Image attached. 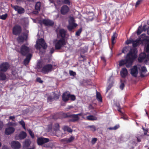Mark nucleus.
I'll list each match as a JSON object with an SVG mask.
<instances>
[{
    "mask_svg": "<svg viewBox=\"0 0 149 149\" xmlns=\"http://www.w3.org/2000/svg\"><path fill=\"white\" fill-rule=\"evenodd\" d=\"M137 50L136 49H131L129 53L127 54L125 60L121 61L119 63V65L121 66L124 64L128 63L126 66L127 67H129L131 65L134 60L137 58Z\"/></svg>",
    "mask_w": 149,
    "mask_h": 149,
    "instance_id": "f257e3e1",
    "label": "nucleus"
},
{
    "mask_svg": "<svg viewBox=\"0 0 149 149\" xmlns=\"http://www.w3.org/2000/svg\"><path fill=\"white\" fill-rule=\"evenodd\" d=\"M147 71V69L145 66L137 65L133 66L131 69L130 73L132 76L136 77L139 72L140 76L144 77Z\"/></svg>",
    "mask_w": 149,
    "mask_h": 149,
    "instance_id": "f03ea898",
    "label": "nucleus"
},
{
    "mask_svg": "<svg viewBox=\"0 0 149 149\" xmlns=\"http://www.w3.org/2000/svg\"><path fill=\"white\" fill-rule=\"evenodd\" d=\"M142 43H147L149 42V36H146L145 34H142L140 36L139 39H137L132 42L133 47H135L138 46L140 42Z\"/></svg>",
    "mask_w": 149,
    "mask_h": 149,
    "instance_id": "7ed1b4c3",
    "label": "nucleus"
},
{
    "mask_svg": "<svg viewBox=\"0 0 149 149\" xmlns=\"http://www.w3.org/2000/svg\"><path fill=\"white\" fill-rule=\"evenodd\" d=\"M47 46L43 39L41 38L38 39L37 41L36 45V49H39L41 47H42L43 52H44V49L47 48Z\"/></svg>",
    "mask_w": 149,
    "mask_h": 149,
    "instance_id": "20e7f679",
    "label": "nucleus"
},
{
    "mask_svg": "<svg viewBox=\"0 0 149 149\" xmlns=\"http://www.w3.org/2000/svg\"><path fill=\"white\" fill-rule=\"evenodd\" d=\"M55 48L59 49L62 47L65 44L64 38H61L60 40H55L53 41Z\"/></svg>",
    "mask_w": 149,
    "mask_h": 149,
    "instance_id": "39448f33",
    "label": "nucleus"
},
{
    "mask_svg": "<svg viewBox=\"0 0 149 149\" xmlns=\"http://www.w3.org/2000/svg\"><path fill=\"white\" fill-rule=\"evenodd\" d=\"M138 60L140 62H143L147 64L149 62V55H146L144 53H141L139 55Z\"/></svg>",
    "mask_w": 149,
    "mask_h": 149,
    "instance_id": "423d86ee",
    "label": "nucleus"
},
{
    "mask_svg": "<svg viewBox=\"0 0 149 149\" xmlns=\"http://www.w3.org/2000/svg\"><path fill=\"white\" fill-rule=\"evenodd\" d=\"M16 50L20 53L23 55H25L30 51V49L25 45L22 46L20 49L19 48V47H16Z\"/></svg>",
    "mask_w": 149,
    "mask_h": 149,
    "instance_id": "0eeeda50",
    "label": "nucleus"
},
{
    "mask_svg": "<svg viewBox=\"0 0 149 149\" xmlns=\"http://www.w3.org/2000/svg\"><path fill=\"white\" fill-rule=\"evenodd\" d=\"M69 24L68 26V29L71 31L77 26V24L74 23V20L73 17H70L69 20Z\"/></svg>",
    "mask_w": 149,
    "mask_h": 149,
    "instance_id": "6e6552de",
    "label": "nucleus"
},
{
    "mask_svg": "<svg viewBox=\"0 0 149 149\" xmlns=\"http://www.w3.org/2000/svg\"><path fill=\"white\" fill-rule=\"evenodd\" d=\"M56 32L58 38L61 36V38H63L65 37L66 31L64 29L58 28L56 29Z\"/></svg>",
    "mask_w": 149,
    "mask_h": 149,
    "instance_id": "1a4fd4ad",
    "label": "nucleus"
},
{
    "mask_svg": "<svg viewBox=\"0 0 149 149\" xmlns=\"http://www.w3.org/2000/svg\"><path fill=\"white\" fill-rule=\"evenodd\" d=\"M52 69V66L51 64H47L44 66L42 70V72L43 73H47L51 71Z\"/></svg>",
    "mask_w": 149,
    "mask_h": 149,
    "instance_id": "9d476101",
    "label": "nucleus"
},
{
    "mask_svg": "<svg viewBox=\"0 0 149 149\" xmlns=\"http://www.w3.org/2000/svg\"><path fill=\"white\" fill-rule=\"evenodd\" d=\"M90 113L89 112H86L85 113H81L77 114H74L72 115V117L73 118L74 121H76L78 120L79 119V116H81L83 118V116H86L88 114H89Z\"/></svg>",
    "mask_w": 149,
    "mask_h": 149,
    "instance_id": "9b49d317",
    "label": "nucleus"
},
{
    "mask_svg": "<svg viewBox=\"0 0 149 149\" xmlns=\"http://www.w3.org/2000/svg\"><path fill=\"white\" fill-rule=\"evenodd\" d=\"M9 67V65L8 63H3L0 65V71L2 72H6Z\"/></svg>",
    "mask_w": 149,
    "mask_h": 149,
    "instance_id": "f8f14e48",
    "label": "nucleus"
},
{
    "mask_svg": "<svg viewBox=\"0 0 149 149\" xmlns=\"http://www.w3.org/2000/svg\"><path fill=\"white\" fill-rule=\"evenodd\" d=\"M21 31V28L18 25L15 26L13 28V33L16 35L19 34Z\"/></svg>",
    "mask_w": 149,
    "mask_h": 149,
    "instance_id": "ddd939ff",
    "label": "nucleus"
},
{
    "mask_svg": "<svg viewBox=\"0 0 149 149\" xmlns=\"http://www.w3.org/2000/svg\"><path fill=\"white\" fill-rule=\"evenodd\" d=\"M49 141V139H48L43 137L39 138L37 140V143L39 145H42Z\"/></svg>",
    "mask_w": 149,
    "mask_h": 149,
    "instance_id": "4468645a",
    "label": "nucleus"
},
{
    "mask_svg": "<svg viewBox=\"0 0 149 149\" xmlns=\"http://www.w3.org/2000/svg\"><path fill=\"white\" fill-rule=\"evenodd\" d=\"M12 7L19 14L23 13L24 12V8L16 6H12Z\"/></svg>",
    "mask_w": 149,
    "mask_h": 149,
    "instance_id": "2eb2a0df",
    "label": "nucleus"
},
{
    "mask_svg": "<svg viewBox=\"0 0 149 149\" xmlns=\"http://www.w3.org/2000/svg\"><path fill=\"white\" fill-rule=\"evenodd\" d=\"M42 23L43 24L47 26H52L54 24V22L53 21L49 19H43L40 23L41 24Z\"/></svg>",
    "mask_w": 149,
    "mask_h": 149,
    "instance_id": "dca6fc26",
    "label": "nucleus"
},
{
    "mask_svg": "<svg viewBox=\"0 0 149 149\" xmlns=\"http://www.w3.org/2000/svg\"><path fill=\"white\" fill-rule=\"evenodd\" d=\"M15 129L13 127H9L6 129L5 134L6 135H9L13 133L15 131Z\"/></svg>",
    "mask_w": 149,
    "mask_h": 149,
    "instance_id": "f3484780",
    "label": "nucleus"
},
{
    "mask_svg": "<svg viewBox=\"0 0 149 149\" xmlns=\"http://www.w3.org/2000/svg\"><path fill=\"white\" fill-rule=\"evenodd\" d=\"M11 145L12 148L15 149H18L20 148V143L17 141H14L11 142Z\"/></svg>",
    "mask_w": 149,
    "mask_h": 149,
    "instance_id": "a211bd4d",
    "label": "nucleus"
},
{
    "mask_svg": "<svg viewBox=\"0 0 149 149\" xmlns=\"http://www.w3.org/2000/svg\"><path fill=\"white\" fill-rule=\"evenodd\" d=\"M85 116H83V119L85 120H97V118L93 115H90L87 116L86 117H85Z\"/></svg>",
    "mask_w": 149,
    "mask_h": 149,
    "instance_id": "6ab92c4d",
    "label": "nucleus"
},
{
    "mask_svg": "<svg viewBox=\"0 0 149 149\" xmlns=\"http://www.w3.org/2000/svg\"><path fill=\"white\" fill-rule=\"evenodd\" d=\"M27 38V35L26 34H23L22 36H19L17 38L18 41L19 42H23L24 40L26 39Z\"/></svg>",
    "mask_w": 149,
    "mask_h": 149,
    "instance_id": "aec40b11",
    "label": "nucleus"
},
{
    "mask_svg": "<svg viewBox=\"0 0 149 149\" xmlns=\"http://www.w3.org/2000/svg\"><path fill=\"white\" fill-rule=\"evenodd\" d=\"M69 10L68 7L66 6H63L61 9V12L62 14H65L67 13Z\"/></svg>",
    "mask_w": 149,
    "mask_h": 149,
    "instance_id": "412c9836",
    "label": "nucleus"
},
{
    "mask_svg": "<svg viewBox=\"0 0 149 149\" xmlns=\"http://www.w3.org/2000/svg\"><path fill=\"white\" fill-rule=\"evenodd\" d=\"M120 73L122 77H125L127 74L128 72L126 68H122Z\"/></svg>",
    "mask_w": 149,
    "mask_h": 149,
    "instance_id": "4be33fe9",
    "label": "nucleus"
},
{
    "mask_svg": "<svg viewBox=\"0 0 149 149\" xmlns=\"http://www.w3.org/2000/svg\"><path fill=\"white\" fill-rule=\"evenodd\" d=\"M70 94L67 92L64 93L63 96V99L64 101H66L69 99Z\"/></svg>",
    "mask_w": 149,
    "mask_h": 149,
    "instance_id": "5701e85b",
    "label": "nucleus"
},
{
    "mask_svg": "<svg viewBox=\"0 0 149 149\" xmlns=\"http://www.w3.org/2000/svg\"><path fill=\"white\" fill-rule=\"evenodd\" d=\"M26 136V134L25 132H22L18 135V137L19 139H22L25 138Z\"/></svg>",
    "mask_w": 149,
    "mask_h": 149,
    "instance_id": "b1692460",
    "label": "nucleus"
},
{
    "mask_svg": "<svg viewBox=\"0 0 149 149\" xmlns=\"http://www.w3.org/2000/svg\"><path fill=\"white\" fill-rule=\"evenodd\" d=\"M31 57V54H29L26 57V58L24 61V63L25 65L28 64Z\"/></svg>",
    "mask_w": 149,
    "mask_h": 149,
    "instance_id": "393cba45",
    "label": "nucleus"
},
{
    "mask_svg": "<svg viewBox=\"0 0 149 149\" xmlns=\"http://www.w3.org/2000/svg\"><path fill=\"white\" fill-rule=\"evenodd\" d=\"M74 139L73 136H71L69 138H66L61 140V141L66 142L67 143H70Z\"/></svg>",
    "mask_w": 149,
    "mask_h": 149,
    "instance_id": "a878e982",
    "label": "nucleus"
},
{
    "mask_svg": "<svg viewBox=\"0 0 149 149\" xmlns=\"http://www.w3.org/2000/svg\"><path fill=\"white\" fill-rule=\"evenodd\" d=\"M117 34L116 32H114L113 33V35L111 37V41L113 45L114 44L115 42V40L116 38H117Z\"/></svg>",
    "mask_w": 149,
    "mask_h": 149,
    "instance_id": "bb28decb",
    "label": "nucleus"
},
{
    "mask_svg": "<svg viewBox=\"0 0 149 149\" xmlns=\"http://www.w3.org/2000/svg\"><path fill=\"white\" fill-rule=\"evenodd\" d=\"M96 97L97 100L100 102H102V99L101 97V95L99 93L97 92L96 93Z\"/></svg>",
    "mask_w": 149,
    "mask_h": 149,
    "instance_id": "cd10ccee",
    "label": "nucleus"
},
{
    "mask_svg": "<svg viewBox=\"0 0 149 149\" xmlns=\"http://www.w3.org/2000/svg\"><path fill=\"white\" fill-rule=\"evenodd\" d=\"M143 30V29H142V26H140L138 28L137 34L138 35H139L142 32Z\"/></svg>",
    "mask_w": 149,
    "mask_h": 149,
    "instance_id": "c85d7f7f",
    "label": "nucleus"
},
{
    "mask_svg": "<svg viewBox=\"0 0 149 149\" xmlns=\"http://www.w3.org/2000/svg\"><path fill=\"white\" fill-rule=\"evenodd\" d=\"M41 5V3L40 2H38L37 3L35 6V9L37 11L39 10L40 9V7Z\"/></svg>",
    "mask_w": 149,
    "mask_h": 149,
    "instance_id": "c756f323",
    "label": "nucleus"
},
{
    "mask_svg": "<svg viewBox=\"0 0 149 149\" xmlns=\"http://www.w3.org/2000/svg\"><path fill=\"white\" fill-rule=\"evenodd\" d=\"M143 31H147V34L149 35V26L148 28H147L146 25H144L143 26Z\"/></svg>",
    "mask_w": 149,
    "mask_h": 149,
    "instance_id": "7c9ffc66",
    "label": "nucleus"
},
{
    "mask_svg": "<svg viewBox=\"0 0 149 149\" xmlns=\"http://www.w3.org/2000/svg\"><path fill=\"white\" fill-rule=\"evenodd\" d=\"M63 130L64 131H67L69 132H72V130L68 126H65L63 128Z\"/></svg>",
    "mask_w": 149,
    "mask_h": 149,
    "instance_id": "2f4dec72",
    "label": "nucleus"
},
{
    "mask_svg": "<svg viewBox=\"0 0 149 149\" xmlns=\"http://www.w3.org/2000/svg\"><path fill=\"white\" fill-rule=\"evenodd\" d=\"M6 79V77L4 73H1L0 72V79L2 80H5Z\"/></svg>",
    "mask_w": 149,
    "mask_h": 149,
    "instance_id": "473e14b6",
    "label": "nucleus"
},
{
    "mask_svg": "<svg viewBox=\"0 0 149 149\" xmlns=\"http://www.w3.org/2000/svg\"><path fill=\"white\" fill-rule=\"evenodd\" d=\"M88 128L91 129V130L94 131L96 130V128L94 125H90L87 127Z\"/></svg>",
    "mask_w": 149,
    "mask_h": 149,
    "instance_id": "72a5a7b5",
    "label": "nucleus"
},
{
    "mask_svg": "<svg viewBox=\"0 0 149 149\" xmlns=\"http://www.w3.org/2000/svg\"><path fill=\"white\" fill-rule=\"evenodd\" d=\"M7 15H8L7 14H5L3 15H0V19L5 20L6 18Z\"/></svg>",
    "mask_w": 149,
    "mask_h": 149,
    "instance_id": "f704fd0d",
    "label": "nucleus"
},
{
    "mask_svg": "<svg viewBox=\"0 0 149 149\" xmlns=\"http://www.w3.org/2000/svg\"><path fill=\"white\" fill-rule=\"evenodd\" d=\"M28 131L31 137L33 138H34V135L33 132L29 129H28Z\"/></svg>",
    "mask_w": 149,
    "mask_h": 149,
    "instance_id": "c9c22d12",
    "label": "nucleus"
},
{
    "mask_svg": "<svg viewBox=\"0 0 149 149\" xmlns=\"http://www.w3.org/2000/svg\"><path fill=\"white\" fill-rule=\"evenodd\" d=\"M19 123L22 125L23 127L25 129H26V127L25 126V123L22 120L19 122Z\"/></svg>",
    "mask_w": 149,
    "mask_h": 149,
    "instance_id": "e433bc0d",
    "label": "nucleus"
},
{
    "mask_svg": "<svg viewBox=\"0 0 149 149\" xmlns=\"http://www.w3.org/2000/svg\"><path fill=\"white\" fill-rule=\"evenodd\" d=\"M145 51L147 52H149V43L145 46Z\"/></svg>",
    "mask_w": 149,
    "mask_h": 149,
    "instance_id": "4c0bfd02",
    "label": "nucleus"
},
{
    "mask_svg": "<svg viewBox=\"0 0 149 149\" xmlns=\"http://www.w3.org/2000/svg\"><path fill=\"white\" fill-rule=\"evenodd\" d=\"M133 42V41L132 39H129L128 40H127L126 42H125V43L127 44H130L131 43H132V42Z\"/></svg>",
    "mask_w": 149,
    "mask_h": 149,
    "instance_id": "58836bf2",
    "label": "nucleus"
},
{
    "mask_svg": "<svg viewBox=\"0 0 149 149\" xmlns=\"http://www.w3.org/2000/svg\"><path fill=\"white\" fill-rule=\"evenodd\" d=\"M119 126L118 125H117L114 126L113 127H110L109 128V129L110 130H115L117 129L118 128H119Z\"/></svg>",
    "mask_w": 149,
    "mask_h": 149,
    "instance_id": "ea45409f",
    "label": "nucleus"
},
{
    "mask_svg": "<svg viewBox=\"0 0 149 149\" xmlns=\"http://www.w3.org/2000/svg\"><path fill=\"white\" fill-rule=\"evenodd\" d=\"M75 99V97L74 95L70 94L69 99H70L72 100H74Z\"/></svg>",
    "mask_w": 149,
    "mask_h": 149,
    "instance_id": "a19ab883",
    "label": "nucleus"
},
{
    "mask_svg": "<svg viewBox=\"0 0 149 149\" xmlns=\"http://www.w3.org/2000/svg\"><path fill=\"white\" fill-rule=\"evenodd\" d=\"M82 31V29H80L79 30L76 32V35L77 36H79L81 33Z\"/></svg>",
    "mask_w": 149,
    "mask_h": 149,
    "instance_id": "79ce46f5",
    "label": "nucleus"
},
{
    "mask_svg": "<svg viewBox=\"0 0 149 149\" xmlns=\"http://www.w3.org/2000/svg\"><path fill=\"white\" fill-rule=\"evenodd\" d=\"M124 86L125 85L123 83L121 82L120 86V88L122 90H123V89Z\"/></svg>",
    "mask_w": 149,
    "mask_h": 149,
    "instance_id": "37998d69",
    "label": "nucleus"
},
{
    "mask_svg": "<svg viewBox=\"0 0 149 149\" xmlns=\"http://www.w3.org/2000/svg\"><path fill=\"white\" fill-rule=\"evenodd\" d=\"M69 73L71 75L74 76L76 75V73L72 71H70Z\"/></svg>",
    "mask_w": 149,
    "mask_h": 149,
    "instance_id": "c03bdc74",
    "label": "nucleus"
},
{
    "mask_svg": "<svg viewBox=\"0 0 149 149\" xmlns=\"http://www.w3.org/2000/svg\"><path fill=\"white\" fill-rule=\"evenodd\" d=\"M142 1V0H138V1L136 3L135 6L137 7L139 5L141 2Z\"/></svg>",
    "mask_w": 149,
    "mask_h": 149,
    "instance_id": "a18cd8bd",
    "label": "nucleus"
},
{
    "mask_svg": "<svg viewBox=\"0 0 149 149\" xmlns=\"http://www.w3.org/2000/svg\"><path fill=\"white\" fill-rule=\"evenodd\" d=\"M7 125L8 126H15L16 125V124L15 123H12L11 122H10Z\"/></svg>",
    "mask_w": 149,
    "mask_h": 149,
    "instance_id": "49530a36",
    "label": "nucleus"
},
{
    "mask_svg": "<svg viewBox=\"0 0 149 149\" xmlns=\"http://www.w3.org/2000/svg\"><path fill=\"white\" fill-rule=\"evenodd\" d=\"M97 139L96 138H94L92 140V141H91L92 143L93 144H94L95 143V142H96V141H97Z\"/></svg>",
    "mask_w": 149,
    "mask_h": 149,
    "instance_id": "de8ad7c7",
    "label": "nucleus"
},
{
    "mask_svg": "<svg viewBox=\"0 0 149 149\" xmlns=\"http://www.w3.org/2000/svg\"><path fill=\"white\" fill-rule=\"evenodd\" d=\"M3 123L2 121H0V130L2 129L3 127Z\"/></svg>",
    "mask_w": 149,
    "mask_h": 149,
    "instance_id": "09e8293b",
    "label": "nucleus"
},
{
    "mask_svg": "<svg viewBox=\"0 0 149 149\" xmlns=\"http://www.w3.org/2000/svg\"><path fill=\"white\" fill-rule=\"evenodd\" d=\"M53 99V98L51 97H49L47 98V100L48 102H51L52 101Z\"/></svg>",
    "mask_w": 149,
    "mask_h": 149,
    "instance_id": "8fccbe9b",
    "label": "nucleus"
},
{
    "mask_svg": "<svg viewBox=\"0 0 149 149\" xmlns=\"http://www.w3.org/2000/svg\"><path fill=\"white\" fill-rule=\"evenodd\" d=\"M37 81L40 83H42V81L41 80V79L40 78H37Z\"/></svg>",
    "mask_w": 149,
    "mask_h": 149,
    "instance_id": "3c124183",
    "label": "nucleus"
},
{
    "mask_svg": "<svg viewBox=\"0 0 149 149\" xmlns=\"http://www.w3.org/2000/svg\"><path fill=\"white\" fill-rule=\"evenodd\" d=\"M64 3L68 4H70V2L69 0H64Z\"/></svg>",
    "mask_w": 149,
    "mask_h": 149,
    "instance_id": "603ef678",
    "label": "nucleus"
},
{
    "mask_svg": "<svg viewBox=\"0 0 149 149\" xmlns=\"http://www.w3.org/2000/svg\"><path fill=\"white\" fill-rule=\"evenodd\" d=\"M15 119V117L14 116H10L9 117V119H11L12 120L14 121Z\"/></svg>",
    "mask_w": 149,
    "mask_h": 149,
    "instance_id": "864d4df0",
    "label": "nucleus"
},
{
    "mask_svg": "<svg viewBox=\"0 0 149 149\" xmlns=\"http://www.w3.org/2000/svg\"><path fill=\"white\" fill-rule=\"evenodd\" d=\"M54 100H56L58 98V95H56V96H54Z\"/></svg>",
    "mask_w": 149,
    "mask_h": 149,
    "instance_id": "5fc2aeb1",
    "label": "nucleus"
},
{
    "mask_svg": "<svg viewBox=\"0 0 149 149\" xmlns=\"http://www.w3.org/2000/svg\"><path fill=\"white\" fill-rule=\"evenodd\" d=\"M56 129H55V130H58L59 129V125L58 124H57L56 125Z\"/></svg>",
    "mask_w": 149,
    "mask_h": 149,
    "instance_id": "6e6d98bb",
    "label": "nucleus"
},
{
    "mask_svg": "<svg viewBox=\"0 0 149 149\" xmlns=\"http://www.w3.org/2000/svg\"><path fill=\"white\" fill-rule=\"evenodd\" d=\"M101 60L103 61L104 62H105L106 61V60L105 58L104 57H101Z\"/></svg>",
    "mask_w": 149,
    "mask_h": 149,
    "instance_id": "4d7b16f0",
    "label": "nucleus"
},
{
    "mask_svg": "<svg viewBox=\"0 0 149 149\" xmlns=\"http://www.w3.org/2000/svg\"><path fill=\"white\" fill-rule=\"evenodd\" d=\"M54 49L53 48H52L50 50V52L51 54H52L54 52Z\"/></svg>",
    "mask_w": 149,
    "mask_h": 149,
    "instance_id": "13d9d810",
    "label": "nucleus"
},
{
    "mask_svg": "<svg viewBox=\"0 0 149 149\" xmlns=\"http://www.w3.org/2000/svg\"><path fill=\"white\" fill-rule=\"evenodd\" d=\"M3 149H8L6 146H4L3 147Z\"/></svg>",
    "mask_w": 149,
    "mask_h": 149,
    "instance_id": "bf43d9fd",
    "label": "nucleus"
},
{
    "mask_svg": "<svg viewBox=\"0 0 149 149\" xmlns=\"http://www.w3.org/2000/svg\"><path fill=\"white\" fill-rule=\"evenodd\" d=\"M137 140L138 142H140L141 141V139L139 138H137Z\"/></svg>",
    "mask_w": 149,
    "mask_h": 149,
    "instance_id": "052dcab7",
    "label": "nucleus"
},
{
    "mask_svg": "<svg viewBox=\"0 0 149 149\" xmlns=\"http://www.w3.org/2000/svg\"><path fill=\"white\" fill-rule=\"evenodd\" d=\"M88 19L90 20H92L93 19V17L92 16V17L91 18H89Z\"/></svg>",
    "mask_w": 149,
    "mask_h": 149,
    "instance_id": "680f3d73",
    "label": "nucleus"
},
{
    "mask_svg": "<svg viewBox=\"0 0 149 149\" xmlns=\"http://www.w3.org/2000/svg\"><path fill=\"white\" fill-rule=\"evenodd\" d=\"M122 118H123V119H124L125 120H126V119H127V118L126 117H125V116H124L123 117H122Z\"/></svg>",
    "mask_w": 149,
    "mask_h": 149,
    "instance_id": "e2e57ef3",
    "label": "nucleus"
},
{
    "mask_svg": "<svg viewBox=\"0 0 149 149\" xmlns=\"http://www.w3.org/2000/svg\"><path fill=\"white\" fill-rule=\"evenodd\" d=\"M92 108V106L91 105H90L89 106V109H91Z\"/></svg>",
    "mask_w": 149,
    "mask_h": 149,
    "instance_id": "0e129e2a",
    "label": "nucleus"
},
{
    "mask_svg": "<svg viewBox=\"0 0 149 149\" xmlns=\"http://www.w3.org/2000/svg\"><path fill=\"white\" fill-rule=\"evenodd\" d=\"M1 143L0 142V147H1Z\"/></svg>",
    "mask_w": 149,
    "mask_h": 149,
    "instance_id": "69168bd1",
    "label": "nucleus"
},
{
    "mask_svg": "<svg viewBox=\"0 0 149 149\" xmlns=\"http://www.w3.org/2000/svg\"><path fill=\"white\" fill-rule=\"evenodd\" d=\"M147 131H146V133H145H145H144V134H146V133H147Z\"/></svg>",
    "mask_w": 149,
    "mask_h": 149,
    "instance_id": "338daca9",
    "label": "nucleus"
},
{
    "mask_svg": "<svg viewBox=\"0 0 149 149\" xmlns=\"http://www.w3.org/2000/svg\"><path fill=\"white\" fill-rule=\"evenodd\" d=\"M26 21H27V22H28V19H26Z\"/></svg>",
    "mask_w": 149,
    "mask_h": 149,
    "instance_id": "774afa93",
    "label": "nucleus"
}]
</instances>
